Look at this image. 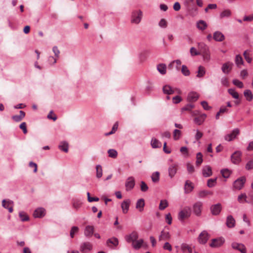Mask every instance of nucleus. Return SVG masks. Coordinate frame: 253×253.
I'll list each match as a JSON object with an SVG mask.
<instances>
[{
  "mask_svg": "<svg viewBox=\"0 0 253 253\" xmlns=\"http://www.w3.org/2000/svg\"><path fill=\"white\" fill-rule=\"evenodd\" d=\"M235 220L234 217L231 215H229L227 216L226 218V224L228 228H233L235 226Z\"/></svg>",
  "mask_w": 253,
  "mask_h": 253,
  "instance_id": "nucleus-19",
  "label": "nucleus"
},
{
  "mask_svg": "<svg viewBox=\"0 0 253 253\" xmlns=\"http://www.w3.org/2000/svg\"><path fill=\"white\" fill-rule=\"evenodd\" d=\"M239 134V129L235 128L232 130V131L231 133L225 135L224 139L226 141H231L234 139Z\"/></svg>",
  "mask_w": 253,
  "mask_h": 253,
  "instance_id": "nucleus-10",
  "label": "nucleus"
},
{
  "mask_svg": "<svg viewBox=\"0 0 253 253\" xmlns=\"http://www.w3.org/2000/svg\"><path fill=\"white\" fill-rule=\"evenodd\" d=\"M244 95L248 101H251L253 99V94L250 89H246L244 91Z\"/></svg>",
  "mask_w": 253,
  "mask_h": 253,
  "instance_id": "nucleus-32",
  "label": "nucleus"
},
{
  "mask_svg": "<svg viewBox=\"0 0 253 253\" xmlns=\"http://www.w3.org/2000/svg\"><path fill=\"white\" fill-rule=\"evenodd\" d=\"M213 39L216 42H222L225 39V36L221 32L216 31L213 34Z\"/></svg>",
  "mask_w": 253,
  "mask_h": 253,
  "instance_id": "nucleus-21",
  "label": "nucleus"
},
{
  "mask_svg": "<svg viewBox=\"0 0 253 253\" xmlns=\"http://www.w3.org/2000/svg\"><path fill=\"white\" fill-rule=\"evenodd\" d=\"M92 249V244L88 242H84L81 244L80 246V251L83 253H86L89 251H90Z\"/></svg>",
  "mask_w": 253,
  "mask_h": 253,
  "instance_id": "nucleus-12",
  "label": "nucleus"
},
{
  "mask_svg": "<svg viewBox=\"0 0 253 253\" xmlns=\"http://www.w3.org/2000/svg\"><path fill=\"white\" fill-rule=\"evenodd\" d=\"M201 104L203 108L206 110H209L211 108V107L209 106L208 102L206 101H202Z\"/></svg>",
  "mask_w": 253,
  "mask_h": 253,
  "instance_id": "nucleus-62",
  "label": "nucleus"
},
{
  "mask_svg": "<svg viewBox=\"0 0 253 253\" xmlns=\"http://www.w3.org/2000/svg\"><path fill=\"white\" fill-rule=\"evenodd\" d=\"M210 238V235L207 231H203L199 235L198 240L200 244H205Z\"/></svg>",
  "mask_w": 253,
  "mask_h": 253,
  "instance_id": "nucleus-4",
  "label": "nucleus"
},
{
  "mask_svg": "<svg viewBox=\"0 0 253 253\" xmlns=\"http://www.w3.org/2000/svg\"><path fill=\"white\" fill-rule=\"evenodd\" d=\"M94 230V228L93 226L87 225L85 227L84 234L86 237H91L93 234Z\"/></svg>",
  "mask_w": 253,
  "mask_h": 253,
  "instance_id": "nucleus-18",
  "label": "nucleus"
},
{
  "mask_svg": "<svg viewBox=\"0 0 253 253\" xmlns=\"http://www.w3.org/2000/svg\"><path fill=\"white\" fill-rule=\"evenodd\" d=\"M221 83L222 85L225 86H228L229 85V82L228 79L225 77H222L221 79Z\"/></svg>",
  "mask_w": 253,
  "mask_h": 253,
  "instance_id": "nucleus-60",
  "label": "nucleus"
},
{
  "mask_svg": "<svg viewBox=\"0 0 253 253\" xmlns=\"http://www.w3.org/2000/svg\"><path fill=\"white\" fill-rule=\"evenodd\" d=\"M126 241L127 243H132L138 238V234L136 231H132L129 235H127L125 237Z\"/></svg>",
  "mask_w": 253,
  "mask_h": 253,
  "instance_id": "nucleus-11",
  "label": "nucleus"
},
{
  "mask_svg": "<svg viewBox=\"0 0 253 253\" xmlns=\"http://www.w3.org/2000/svg\"><path fill=\"white\" fill-rule=\"evenodd\" d=\"M212 194V192L210 191L203 190L199 192V196L200 198H204L208 195H211Z\"/></svg>",
  "mask_w": 253,
  "mask_h": 253,
  "instance_id": "nucleus-52",
  "label": "nucleus"
},
{
  "mask_svg": "<svg viewBox=\"0 0 253 253\" xmlns=\"http://www.w3.org/2000/svg\"><path fill=\"white\" fill-rule=\"evenodd\" d=\"M79 230V228L77 226H73L72 227L70 231V236L73 238L75 233H77Z\"/></svg>",
  "mask_w": 253,
  "mask_h": 253,
  "instance_id": "nucleus-57",
  "label": "nucleus"
},
{
  "mask_svg": "<svg viewBox=\"0 0 253 253\" xmlns=\"http://www.w3.org/2000/svg\"><path fill=\"white\" fill-rule=\"evenodd\" d=\"M163 91L164 94L170 95L174 92V90L169 85H165L163 87Z\"/></svg>",
  "mask_w": 253,
  "mask_h": 253,
  "instance_id": "nucleus-29",
  "label": "nucleus"
},
{
  "mask_svg": "<svg viewBox=\"0 0 253 253\" xmlns=\"http://www.w3.org/2000/svg\"><path fill=\"white\" fill-rule=\"evenodd\" d=\"M228 93L235 99L239 98V94L234 89L230 88L228 90Z\"/></svg>",
  "mask_w": 253,
  "mask_h": 253,
  "instance_id": "nucleus-46",
  "label": "nucleus"
},
{
  "mask_svg": "<svg viewBox=\"0 0 253 253\" xmlns=\"http://www.w3.org/2000/svg\"><path fill=\"white\" fill-rule=\"evenodd\" d=\"M191 56L200 55L199 50H197L195 47H192L190 49Z\"/></svg>",
  "mask_w": 253,
  "mask_h": 253,
  "instance_id": "nucleus-56",
  "label": "nucleus"
},
{
  "mask_svg": "<svg viewBox=\"0 0 253 253\" xmlns=\"http://www.w3.org/2000/svg\"><path fill=\"white\" fill-rule=\"evenodd\" d=\"M159 26L162 28H166L167 27V22L165 19H162L159 23Z\"/></svg>",
  "mask_w": 253,
  "mask_h": 253,
  "instance_id": "nucleus-58",
  "label": "nucleus"
},
{
  "mask_svg": "<svg viewBox=\"0 0 253 253\" xmlns=\"http://www.w3.org/2000/svg\"><path fill=\"white\" fill-rule=\"evenodd\" d=\"M243 55L247 62L250 63L252 61V58L250 56L248 50L245 51Z\"/></svg>",
  "mask_w": 253,
  "mask_h": 253,
  "instance_id": "nucleus-50",
  "label": "nucleus"
},
{
  "mask_svg": "<svg viewBox=\"0 0 253 253\" xmlns=\"http://www.w3.org/2000/svg\"><path fill=\"white\" fill-rule=\"evenodd\" d=\"M197 73V74L196 77L197 78H200L203 77L206 74V70L205 67L202 66H199Z\"/></svg>",
  "mask_w": 253,
  "mask_h": 253,
  "instance_id": "nucleus-33",
  "label": "nucleus"
},
{
  "mask_svg": "<svg viewBox=\"0 0 253 253\" xmlns=\"http://www.w3.org/2000/svg\"><path fill=\"white\" fill-rule=\"evenodd\" d=\"M151 179L153 182H158L160 180V173L158 171L153 172L151 175Z\"/></svg>",
  "mask_w": 253,
  "mask_h": 253,
  "instance_id": "nucleus-38",
  "label": "nucleus"
},
{
  "mask_svg": "<svg viewBox=\"0 0 253 253\" xmlns=\"http://www.w3.org/2000/svg\"><path fill=\"white\" fill-rule=\"evenodd\" d=\"M141 190L143 192H146L148 189V187L144 181H141L140 184Z\"/></svg>",
  "mask_w": 253,
  "mask_h": 253,
  "instance_id": "nucleus-59",
  "label": "nucleus"
},
{
  "mask_svg": "<svg viewBox=\"0 0 253 253\" xmlns=\"http://www.w3.org/2000/svg\"><path fill=\"white\" fill-rule=\"evenodd\" d=\"M19 216L22 221H26L29 220L28 215L24 211H20Z\"/></svg>",
  "mask_w": 253,
  "mask_h": 253,
  "instance_id": "nucleus-39",
  "label": "nucleus"
},
{
  "mask_svg": "<svg viewBox=\"0 0 253 253\" xmlns=\"http://www.w3.org/2000/svg\"><path fill=\"white\" fill-rule=\"evenodd\" d=\"M45 214V210L43 208H39L36 209L33 213L35 218H42Z\"/></svg>",
  "mask_w": 253,
  "mask_h": 253,
  "instance_id": "nucleus-16",
  "label": "nucleus"
},
{
  "mask_svg": "<svg viewBox=\"0 0 253 253\" xmlns=\"http://www.w3.org/2000/svg\"><path fill=\"white\" fill-rule=\"evenodd\" d=\"M221 173L224 178H228L230 175L231 172L228 169H224L221 170Z\"/></svg>",
  "mask_w": 253,
  "mask_h": 253,
  "instance_id": "nucleus-53",
  "label": "nucleus"
},
{
  "mask_svg": "<svg viewBox=\"0 0 253 253\" xmlns=\"http://www.w3.org/2000/svg\"><path fill=\"white\" fill-rule=\"evenodd\" d=\"M191 213V208L189 207H186L179 212L178 219L180 220H183L184 219L190 217Z\"/></svg>",
  "mask_w": 253,
  "mask_h": 253,
  "instance_id": "nucleus-3",
  "label": "nucleus"
},
{
  "mask_svg": "<svg viewBox=\"0 0 253 253\" xmlns=\"http://www.w3.org/2000/svg\"><path fill=\"white\" fill-rule=\"evenodd\" d=\"M198 47L200 55H202L203 60L206 62H209L211 60V53L208 45L204 42H199Z\"/></svg>",
  "mask_w": 253,
  "mask_h": 253,
  "instance_id": "nucleus-1",
  "label": "nucleus"
},
{
  "mask_svg": "<svg viewBox=\"0 0 253 253\" xmlns=\"http://www.w3.org/2000/svg\"><path fill=\"white\" fill-rule=\"evenodd\" d=\"M199 95L198 93L194 91L190 92L187 96V99L190 102H195L199 98Z\"/></svg>",
  "mask_w": 253,
  "mask_h": 253,
  "instance_id": "nucleus-25",
  "label": "nucleus"
},
{
  "mask_svg": "<svg viewBox=\"0 0 253 253\" xmlns=\"http://www.w3.org/2000/svg\"><path fill=\"white\" fill-rule=\"evenodd\" d=\"M96 177L100 178L102 176V168L101 166L98 165L96 166Z\"/></svg>",
  "mask_w": 253,
  "mask_h": 253,
  "instance_id": "nucleus-40",
  "label": "nucleus"
},
{
  "mask_svg": "<svg viewBox=\"0 0 253 253\" xmlns=\"http://www.w3.org/2000/svg\"><path fill=\"white\" fill-rule=\"evenodd\" d=\"M130 201L129 199L124 200L121 204V208L124 213H126L129 210Z\"/></svg>",
  "mask_w": 253,
  "mask_h": 253,
  "instance_id": "nucleus-20",
  "label": "nucleus"
},
{
  "mask_svg": "<svg viewBox=\"0 0 253 253\" xmlns=\"http://www.w3.org/2000/svg\"><path fill=\"white\" fill-rule=\"evenodd\" d=\"M203 174L207 177L212 175L211 168L209 166H206L203 168Z\"/></svg>",
  "mask_w": 253,
  "mask_h": 253,
  "instance_id": "nucleus-28",
  "label": "nucleus"
},
{
  "mask_svg": "<svg viewBox=\"0 0 253 253\" xmlns=\"http://www.w3.org/2000/svg\"><path fill=\"white\" fill-rule=\"evenodd\" d=\"M158 71L162 75L166 73V65L164 64H160L157 66Z\"/></svg>",
  "mask_w": 253,
  "mask_h": 253,
  "instance_id": "nucleus-37",
  "label": "nucleus"
},
{
  "mask_svg": "<svg viewBox=\"0 0 253 253\" xmlns=\"http://www.w3.org/2000/svg\"><path fill=\"white\" fill-rule=\"evenodd\" d=\"M211 211L213 215H218L220 212L221 210V205L220 204H217L213 205L211 208Z\"/></svg>",
  "mask_w": 253,
  "mask_h": 253,
  "instance_id": "nucleus-22",
  "label": "nucleus"
},
{
  "mask_svg": "<svg viewBox=\"0 0 253 253\" xmlns=\"http://www.w3.org/2000/svg\"><path fill=\"white\" fill-rule=\"evenodd\" d=\"M246 177L244 176H242L241 177L238 178L234 182V187L237 190L241 189L243 187L246 182Z\"/></svg>",
  "mask_w": 253,
  "mask_h": 253,
  "instance_id": "nucleus-5",
  "label": "nucleus"
},
{
  "mask_svg": "<svg viewBox=\"0 0 253 253\" xmlns=\"http://www.w3.org/2000/svg\"><path fill=\"white\" fill-rule=\"evenodd\" d=\"M170 237L169 232L167 231L162 230L161 232V234L159 236V240L161 241H165L169 239Z\"/></svg>",
  "mask_w": 253,
  "mask_h": 253,
  "instance_id": "nucleus-23",
  "label": "nucleus"
},
{
  "mask_svg": "<svg viewBox=\"0 0 253 253\" xmlns=\"http://www.w3.org/2000/svg\"><path fill=\"white\" fill-rule=\"evenodd\" d=\"M13 202L12 201L9 200H6L4 199L2 201V207L5 209H7L9 212H12L13 211Z\"/></svg>",
  "mask_w": 253,
  "mask_h": 253,
  "instance_id": "nucleus-14",
  "label": "nucleus"
},
{
  "mask_svg": "<svg viewBox=\"0 0 253 253\" xmlns=\"http://www.w3.org/2000/svg\"><path fill=\"white\" fill-rule=\"evenodd\" d=\"M144 243V240L142 239H137L132 243V246L135 250L140 249Z\"/></svg>",
  "mask_w": 253,
  "mask_h": 253,
  "instance_id": "nucleus-24",
  "label": "nucleus"
},
{
  "mask_svg": "<svg viewBox=\"0 0 253 253\" xmlns=\"http://www.w3.org/2000/svg\"><path fill=\"white\" fill-rule=\"evenodd\" d=\"M109 243L113 244L114 246L116 247L119 244V241L117 238L113 237L111 239H109L107 241V244L108 245Z\"/></svg>",
  "mask_w": 253,
  "mask_h": 253,
  "instance_id": "nucleus-44",
  "label": "nucleus"
},
{
  "mask_svg": "<svg viewBox=\"0 0 253 253\" xmlns=\"http://www.w3.org/2000/svg\"><path fill=\"white\" fill-rule=\"evenodd\" d=\"M203 162V155L201 152L197 154L196 164L197 166L200 165Z\"/></svg>",
  "mask_w": 253,
  "mask_h": 253,
  "instance_id": "nucleus-45",
  "label": "nucleus"
},
{
  "mask_svg": "<svg viewBox=\"0 0 253 253\" xmlns=\"http://www.w3.org/2000/svg\"><path fill=\"white\" fill-rule=\"evenodd\" d=\"M242 152L240 151H235L231 156L232 162L234 164H239L241 161Z\"/></svg>",
  "mask_w": 253,
  "mask_h": 253,
  "instance_id": "nucleus-7",
  "label": "nucleus"
},
{
  "mask_svg": "<svg viewBox=\"0 0 253 253\" xmlns=\"http://www.w3.org/2000/svg\"><path fill=\"white\" fill-rule=\"evenodd\" d=\"M224 242V239L222 237L213 239L210 244V246L211 248H218L222 246Z\"/></svg>",
  "mask_w": 253,
  "mask_h": 253,
  "instance_id": "nucleus-6",
  "label": "nucleus"
},
{
  "mask_svg": "<svg viewBox=\"0 0 253 253\" xmlns=\"http://www.w3.org/2000/svg\"><path fill=\"white\" fill-rule=\"evenodd\" d=\"M144 205V200L143 199H140L137 201L136 208L139 211H142L143 210Z\"/></svg>",
  "mask_w": 253,
  "mask_h": 253,
  "instance_id": "nucleus-34",
  "label": "nucleus"
},
{
  "mask_svg": "<svg viewBox=\"0 0 253 253\" xmlns=\"http://www.w3.org/2000/svg\"><path fill=\"white\" fill-rule=\"evenodd\" d=\"M142 15V12L140 10L133 11L131 15V22L135 24H139L141 20Z\"/></svg>",
  "mask_w": 253,
  "mask_h": 253,
  "instance_id": "nucleus-2",
  "label": "nucleus"
},
{
  "mask_svg": "<svg viewBox=\"0 0 253 253\" xmlns=\"http://www.w3.org/2000/svg\"><path fill=\"white\" fill-rule=\"evenodd\" d=\"M25 116V113L23 111H20L19 115H14L12 117V119L16 122L21 121Z\"/></svg>",
  "mask_w": 253,
  "mask_h": 253,
  "instance_id": "nucleus-31",
  "label": "nucleus"
},
{
  "mask_svg": "<svg viewBox=\"0 0 253 253\" xmlns=\"http://www.w3.org/2000/svg\"><path fill=\"white\" fill-rule=\"evenodd\" d=\"M19 127L22 129L23 132L24 134H26L27 133V129L26 127V124L25 122L22 123L19 126Z\"/></svg>",
  "mask_w": 253,
  "mask_h": 253,
  "instance_id": "nucleus-63",
  "label": "nucleus"
},
{
  "mask_svg": "<svg viewBox=\"0 0 253 253\" xmlns=\"http://www.w3.org/2000/svg\"><path fill=\"white\" fill-rule=\"evenodd\" d=\"M203 204L201 202H197L193 206V211L197 216H200L202 210Z\"/></svg>",
  "mask_w": 253,
  "mask_h": 253,
  "instance_id": "nucleus-9",
  "label": "nucleus"
},
{
  "mask_svg": "<svg viewBox=\"0 0 253 253\" xmlns=\"http://www.w3.org/2000/svg\"><path fill=\"white\" fill-rule=\"evenodd\" d=\"M247 196L246 194H241L238 197V201L240 203H243L244 202H248L247 200Z\"/></svg>",
  "mask_w": 253,
  "mask_h": 253,
  "instance_id": "nucleus-49",
  "label": "nucleus"
},
{
  "mask_svg": "<svg viewBox=\"0 0 253 253\" xmlns=\"http://www.w3.org/2000/svg\"><path fill=\"white\" fill-rule=\"evenodd\" d=\"M235 63L237 66L240 67L241 65L243 64V60L242 57L240 55H237L235 57Z\"/></svg>",
  "mask_w": 253,
  "mask_h": 253,
  "instance_id": "nucleus-42",
  "label": "nucleus"
},
{
  "mask_svg": "<svg viewBox=\"0 0 253 253\" xmlns=\"http://www.w3.org/2000/svg\"><path fill=\"white\" fill-rule=\"evenodd\" d=\"M181 251L184 253L187 251L189 253H193V249L194 247H192L186 243H182L180 246Z\"/></svg>",
  "mask_w": 253,
  "mask_h": 253,
  "instance_id": "nucleus-26",
  "label": "nucleus"
},
{
  "mask_svg": "<svg viewBox=\"0 0 253 253\" xmlns=\"http://www.w3.org/2000/svg\"><path fill=\"white\" fill-rule=\"evenodd\" d=\"M196 26L199 30L204 31L207 29L208 25L205 21L200 20L197 22Z\"/></svg>",
  "mask_w": 253,
  "mask_h": 253,
  "instance_id": "nucleus-27",
  "label": "nucleus"
},
{
  "mask_svg": "<svg viewBox=\"0 0 253 253\" xmlns=\"http://www.w3.org/2000/svg\"><path fill=\"white\" fill-rule=\"evenodd\" d=\"M231 14V12L230 10L229 9H226L220 13V16L221 18H223L225 17H229Z\"/></svg>",
  "mask_w": 253,
  "mask_h": 253,
  "instance_id": "nucleus-54",
  "label": "nucleus"
},
{
  "mask_svg": "<svg viewBox=\"0 0 253 253\" xmlns=\"http://www.w3.org/2000/svg\"><path fill=\"white\" fill-rule=\"evenodd\" d=\"M87 200L89 202H97L99 201V199L97 197H91L90 196V194L89 192H87Z\"/></svg>",
  "mask_w": 253,
  "mask_h": 253,
  "instance_id": "nucleus-61",
  "label": "nucleus"
},
{
  "mask_svg": "<svg viewBox=\"0 0 253 253\" xmlns=\"http://www.w3.org/2000/svg\"><path fill=\"white\" fill-rule=\"evenodd\" d=\"M109 156L112 158H115L117 157L118 152L115 149H109L108 151Z\"/></svg>",
  "mask_w": 253,
  "mask_h": 253,
  "instance_id": "nucleus-48",
  "label": "nucleus"
},
{
  "mask_svg": "<svg viewBox=\"0 0 253 253\" xmlns=\"http://www.w3.org/2000/svg\"><path fill=\"white\" fill-rule=\"evenodd\" d=\"M181 72L185 76H188L190 74V72L186 65H182L181 68Z\"/></svg>",
  "mask_w": 253,
  "mask_h": 253,
  "instance_id": "nucleus-47",
  "label": "nucleus"
},
{
  "mask_svg": "<svg viewBox=\"0 0 253 253\" xmlns=\"http://www.w3.org/2000/svg\"><path fill=\"white\" fill-rule=\"evenodd\" d=\"M246 169L251 170L253 169V160L249 161L246 165Z\"/></svg>",
  "mask_w": 253,
  "mask_h": 253,
  "instance_id": "nucleus-64",
  "label": "nucleus"
},
{
  "mask_svg": "<svg viewBox=\"0 0 253 253\" xmlns=\"http://www.w3.org/2000/svg\"><path fill=\"white\" fill-rule=\"evenodd\" d=\"M181 135V132L179 129H175L173 130V137L175 140H178Z\"/></svg>",
  "mask_w": 253,
  "mask_h": 253,
  "instance_id": "nucleus-43",
  "label": "nucleus"
},
{
  "mask_svg": "<svg viewBox=\"0 0 253 253\" xmlns=\"http://www.w3.org/2000/svg\"><path fill=\"white\" fill-rule=\"evenodd\" d=\"M233 64L230 62L224 63L221 67V70L223 73L228 74L231 71Z\"/></svg>",
  "mask_w": 253,
  "mask_h": 253,
  "instance_id": "nucleus-17",
  "label": "nucleus"
},
{
  "mask_svg": "<svg viewBox=\"0 0 253 253\" xmlns=\"http://www.w3.org/2000/svg\"><path fill=\"white\" fill-rule=\"evenodd\" d=\"M178 164L176 163L172 164L170 165L168 169L169 175L170 178H172L175 175L177 172Z\"/></svg>",
  "mask_w": 253,
  "mask_h": 253,
  "instance_id": "nucleus-15",
  "label": "nucleus"
},
{
  "mask_svg": "<svg viewBox=\"0 0 253 253\" xmlns=\"http://www.w3.org/2000/svg\"><path fill=\"white\" fill-rule=\"evenodd\" d=\"M135 185L134 178L132 176L128 177L125 183L126 191H129L133 188Z\"/></svg>",
  "mask_w": 253,
  "mask_h": 253,
  "instance_id": "nucleus-13",
  "label": "nucleus"
},
{
  "mask_svg": "<svg viewBox=\"0 0 253 253\" xmlns=\"http://www.w3.org/2000/svg\"><path fill=\"white\" fill-rule=\"evenodd\" d=\"M185 193H190L193 189L192 183L189 181H186L184 186Z\"/></svg>",
  "mask_w": 253,
  "mask_h": 253,
  "instance_id": "nucleus-35",
  "label": "nucleus"
},
{
  "mask_svg": "<svg viewBox=\"0 0 253 253\" xmlns=\"http://www.w3.org/2000/svg\"><path fill=\"white\" fill-rule=\"evenodd\" d=\"M151 145L152 148H158L161 147L162 143L155 138H152L151 141Z\"/></svg>",
  "mask_w": 253,
  "mask_h": 253,
  "instance_id": "nucleus-30",
  "label": "nucleus"
},
{
  "mask_svg": "<svg viewBox=\"0 0 253 253\" xmlns=\"http://www.w3.org/2000/svg\"><path fill=\"white\" fill-rule=\"evenodd\" d=\"M231 246L233 249L238 250L241 253H247V249L243 244L233 242Z\"/></svg>",
  "mask_w": 253,
  "mask_h": 253,
  "instance_id": "nucleus-8",
  "label": "nucleus"
},
{
  "mask_svg": "<svg viewBox=\"0 0 253 253\" xmlns=\"http://www.w3.org/2000/svg\"><path fill=\"white\" fill-rule=\"evenodd\" d=\"M216 181V178H211L208 180L207 185L209 187H213L215 186Z\"/></svg>",
  "mask_w": 253,
  "mask_h": 253,
  "instance_id": "nucleus-51",
  "label": "nucleus"
},
{
  "mask_svg": "<svg viewBox=\"0 0 253 253\" xmlns=\"http://www.w3.org/2000/svg\"><path fill=\"white\" fill-rule=\"evenodd\" d=\"M168 205H169V204H168V202L167 201V200H163L160 201L159 208L160 210H164L167 207H168Z\"/></svg>",
  "mask_w": 253,
  "mask_h": 253,
  "instance_id": "nucleus-41",
  "label": "nucleus"
},
{
  "mask_svg": "<svg viewBox=\"0 0 253 253\" xmlns=\"http://www.w3.org/2000/svg\"><path fill=\"white\" fill-rule=\"evenodd\" d=\"M233 84L239 88H242L244 87L243 83L237 79L233 80Z\"/></svg>",
  "mask_w": 253,
  "mask_h": 253,
  "instance_id": "nucleus-55",
  "label": "nucleus"
},
{
  "mask_svg": "<svg viewBox=\"0 0 253 253\" xmlns=\"http://www.w3.org/2000/svg\"><path fill=\"white\" fill-rule=\"evenodd\" d=\"M59 148L61 150H62L66 153L68 152V143L66 141L61 142L59 145Z\"/></svg>",
  "mask_w": 253,
  "mask_h": 253,
  "instance_id": "nucleus-36",
  "label": "nucleus"
}]
</instances>
